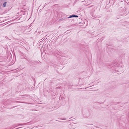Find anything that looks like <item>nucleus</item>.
Wrapping results in <instances>:
<instances>
[{
    "mask_svg": "<svg viewBox=\"0 0 129 129\" xmlns=\"http://www.w3.org/2000/svg\"><path fill=\"white\" fill-rule=\"evenodd\" d=\"M78 16L76 15H72L70 16L69 17H68V18H70L72 17H78Z\"/></svg>",
    "mask_w": 129,
    "mask_h": 129,
    "instance_id": "obj_1",
    "label": "nucleus"
},
{
    "mask_svg": "<svg viewBox=\"0 0 129 129\" xmlns=\"http://www.w3.org/2000/svg\"><path fill=\"white\" fill-rule=\"evenodd\" d=\"M67 18H68V17L67 16H65V17L64 18H62L61 19H60L59 20L60 21L63 20H65L66 19H67Z\"/></svg>",
    "mask_w": 129,
    "mask_h": 129,
    "instance_id": "obj_2",
    "label": "nucleus"
},
{
    "mask_svg": "<svg viewBox=\"0 0 129 129\" xmlns=\"http://www.w3.org/2000/svg\"><path fill=\"white\" fill-rule=\"evenodd\" d=\"M7 3L6 2H4L3 4V7H6Z\"/></svg>",
    "mask_w": 129,
    "mask_h": 129,
    "instance_id": "obj_3",
    "label": "nucleus"
},
{
    "mask_svg": "<svg viewBox=\"0 0 129 129\" xmlns=\"http://www.w3.org/2000/svg\"><path fill=\"white\" fill-rule=\"evenodd\" d=\"M5 38L6 39H8V38L7 37H5Z\"/></svg>",
    "mask_w": 129,
    "mask_h": 129,
    "instance_id": "obj_4",
    "label": "nucleus"
},
{
    "mask_svg": "<svg viewBox=\"0 0 129 129\" xmlns=\"http://www.w3.org/2000/svg\"><path fill=\"white\" fill-rule=\"evenodd\" d=\"M56 121H60V120H56Z\"/></svg>",
    "mask_w": 129,
    "mask_h": 129,
    "instance_id": "obj_5",
    "label": "nucleus"
},
{
    "mask_svg": "<svg viewBox=\"0 0 129 129\" xmlns=\"http://www.w3.org/2000/svg\"><path fill=\"white\" fill-rule=\"evenodd\" d=\"M56 121H60V120H56Z\"/></svg>",
    "mask_w": 129,
    "mask_h": 129,
    "instance_id": "obj_6",
    "label": "nucleus"
},
{
    "mask_svg": "<svg viewBox=\"0 0 129 129\" xmlns=\"http://www.w3.org/2000/svg\"><path fill=\"white\" fill-rule=\"evenodd\" d=\"M62 119V120L63 119Z\"/></svg>",
    "mask_w": 129,
    "mask_h": 129,
    "instance_id": "obj_7",
    "label": "nucleus"
},
{
    "mask_svg": "<svg viewBox=\"0 0 129 129\" xmlns=\"http://www.w3.org/2000/svg\"><path fill=\"white\" fill-rule=\"evenodd\" d=\"M71 120H69V121H70Z\"/></svg>",
    "mask_w": 129,
    "mask_h": 129,
    "instance_id": "obj_8",
    "label": "nucleus"
}]
</instances>
